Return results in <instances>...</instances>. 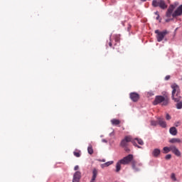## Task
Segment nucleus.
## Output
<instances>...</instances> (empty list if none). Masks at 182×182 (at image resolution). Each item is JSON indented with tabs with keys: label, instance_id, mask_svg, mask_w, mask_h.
I'll use <instances>...</instances> for the list:
<instances>
[{
	"label": "nucleus",
	"instance_id": "obj_1",
	"mask_svg": "<svg viewBox=\"0 0 182 182\" xmlns=\"http://www.w3.org/2000/svg\"><path fill=\"white\" fill-rule=\"evenodd\" d=\"M171 89H172V99H175L176 100H178V97H181V95H180V87L174 83L171 86Z\"/></svg>",
	"mask_w": 182,
	"mask_h": 182
},
{
	"label": "nucleus",
	"instance_id": "obj_2",
	"mask_svg": "<svg viewBox=\"0 0 182 182\" xmlns=\"http://www.w3.org/2000/svg\"><path fill=\"white\" fill-rule=\"evenodd\" d=\"M152 6H154V8L159 6L161 9H167V4L164 0H153Z\"/></svg>",
	"mask_w": 182,
	"mask_h": 182
},
{
	"label": "nucleus",
	"instance_id": "obj_3",
	"mask_svg": "<svg viewBox=\"0 0 182 182\" xmlns=\"http://www.w3.org/2000/svg\"><path fill=\"white\" fill-rule=\"evenodd\" d=\"M155 33L156 34L157 42H161V41H163V39H164V38L166 37V35H167V33H168V31H167L166 30L163 31L156 30Z\"/></svg>",
	"mask_w": 182,
	"mask_h": 182
},
{
	"label": "nucleus",
	"instance_id": "obj_4",
	"mask_svg": "<svg viewBox=\"0 0 182 182\" xmlns=\"http://www.w3.org/2000/svg\"><path fill=\"white\" fill-rule=\"evenodd\" d=\"M120 163L124 166L129 164L131 161H133V154H129L128 156L124 157L122 159L119 160Z\"/></svg>",
	"mask_w": 182,
	"mask_h": 182
},
{
	"label": "nucleus",
	"instance_id": "obj_5",
	"mask_svg": "<svg viewBox=\"0 0 182 182\" xmlns=\"http://www.w3.org/2000/svg\"><path fill=\"white\" fill-rule=\"evenodd\" d=\"M129 141H132V137L130 136H125L124 139L121 141V147H127V143H129Z\"/></svg>",
	"mask_w": 182,
	"mask_h": 182
},
{
	"label": "nucleus",
	"instance_id": "obj_6",
	"mask_svg": "<svg viewBox=\"0 0 182 182\" xmlns=\"http://www.w3.org/2000/svg\"><path fill=\"white\" fill-rule=\"evenodd\" d=\"M156 119L158 120V124H159L160 127H162V129H166V127H167V122L164 121L163 117H156Z\"/></svg>",
	"mask_w": 182,
	"mask_h": 182
},
{
	"label": "nucleus",
	"instance_id": "obj_7",
	"mask_svg": "<svg viewBox=\"0 0 182 182\" xmlns=\"http://www.w3.org/2000/svg\"><path fill=\"white\" fill-rule=\"evenodd\" d=\"M182 15V4L180 5L173 13V18H176V16H181Z\"/></svg>",
	"mask_w": 182,
	"mask_h": 182
},
{
	"label": "nucleus",
	"instance_id": "obj_8",
	"mask_svg": "<svg viewBox=\"0 0 182 182\" xmlns=\"http://www.w3.org/2000/svg\"><path fill=\"white\" fill-rule=\"evenodd\" d=\"M176 99H172V100H174V102H176V109H178V110H181V109H182V97H176Z\"/></svg>",
	"mask_w": 182,
	"mask_h": 182
},
{
	"label": "nucleus",
	"instance_id": "obj_9",
	"mask_svg": "<svg viewBox=\"0 0 182 182\" xmlns=\"http://www.w3.org/2000/svg\"><path fill=\"white\" fill-rule=\"evenodd\" d=\"M129 97L132 102H137L140 99V96L137 92H131L129 94Z\"/></svg>",
	"mask_w": 182,
	"mask_h": 182
},
{
	"label": "nucleus",
	"instance_id": "obj_10",
	"mask_svg": "<svg viewBox=\"0 0 182 182\" xmlns=\"http://www.w3.org/2000/svg\"><path fill=\"white\" fill-rule=\"evenodd\" d=\"M164 97L159 95V96H156L155 98V100L154 101L153 104L154 105V106L159 105V103H163V102H164Z\"/></svg>",
	"mask_w": 182,
	"mask_h": 182
},
{
	"label": "nucleus",
	"instance_id": "obj_11",
	"mask_svg": "<svg viewBox=\"0 0 182 182\" xmlns=\"http://www.w3.org/2000/svg\"><path fill=\"white\" fill-rule=\"evenodd\" d=\"M171 151L177 157H180V156H181V152H180V150H178V149L175 146H171Z\"/></svg>",
	"mask_w": 182,
	"mask_h": 182
},
{
	"label": "nucleus",
	"instance_id": "obj_12",
	"mask_svg": "<svg viewBox=\"0 0 182 182\" xmlns=\"http://www.w3.org/2000/svg\"><path fill=\"white\" fill-rule=\"evenodd\" d=\"M174 5H171L166 11V17L171 18L173 16V11H174Z\"/></svg>",
	"mask_w": 182,
	"mask_h": 182
},
{
	"label": "nucleus",
	"instance_id": "obj_13",
	"mask_svg": "<svg viewBox=\"0 0 182 182\" xmlns=\"http://www.w3.org/2000/svg\"><path fill=\"white\" fill-rule=\"evenodd\" d=\"M81 174L82 173H80V171H76L74 173L73 182H79L80 180Z\"/></svg>",
	"mask_w": 182,
	"mask_h": 182
},
{
	"label": "nucleus",
	"instance_id": "obj_14",
	"mask_svg": "<svg viewBox=\"0 0 182 182\" xmlns=\"http://www.w3.org/2000/svg\"><path fill=\"white\" fill-rule=\"evenodd\" d=\"M169 133L171 136H177V128L172 127L169 129Z\"/></svg>",
	"mask_w": 182,
	"mask_h": 182
},
{
	"label": "nucleus",
	"instance_id": "obj_15",
	"mask_svg": "<svg viewBox=\"0 0 182 182\" xmlns=\"http://www.w3.org/2000/svg\"><path fill=\"white\" fill-rule=\"evenodd\" d=\"M97 177V169L94 168L92 170V177L90 182H95V180H96Z\"/></svg>",
	"mask_w": 182,
	"mask_h": 182
},
{
	"label": "nucleus",
	"instance_id": "obj_16",
	"mask_svg": "<svg viewBox=\"0 0 182 182\" xmlns=\"http://www.w3.org/2000/svg\"><path fill=\"white\" fill-rule=\"evenodd\" d=\"M161 151L159 149H154L152 151V156L154 157H159L160 156Z\"/></svg>",
	"mask_w": 182,
	"mask_h": 182
},
{
	"label": "nucleus",
	"instance_id": "obj_17",
	"mask_svg": "<svg viewBox=\"0 0 182 182\" xmlns=\"http://www.w3.org/2000/svg\"><path fill=\"white\" fill-rule=\"evenodd\" d=\"M169 143L174 144V143H181V139L179 138H172L169 140Z\"/></svg>",
	"mask_w": 182,
	"mask_h": 182
},
{
	"label": "nucleus",
	"instance_id": "obj_18",
	"mask_svg": "<svg viewBox=\"0 0 182 182\" xmlns=\"http://www.w3.org/2000/svg\"><path fill=\"white\" fill-rule=\"evenodd\" d=\"M122 162H120V161H119L117 164H116V170L115 171L117 173H119V171H120V170L122 169Z\"/></svg>",
	"mask_w": 182,
	"mask_h": 182
},
{
	"label": "nucleus",
	"instance_id": "obj_19",
	"mask_svg": "<svg viewBox=\"0 0 182 182\" xmlns=\"http://www.w3.org/2000/svg\"><path fill=\"white\" fill-rule=\"evenodd\" d=\"M111 123L112 126H117L120 124V120L116 119H111Z\"/></svg>",
	"mask_w": 182,
	"mask_h": 182
},
{
	"label": "nucleus",
	"instance_id": "obj_20",
	"mask_svg": "<svg viewBox=\"0 0 182 182\" xmlns=\"http://www.w3.org/2000/svg\"><path fill=\"white\" fill-rule=\"evenodd\" d=\"M164 154H167V153H170L171 151V146L167 147L165 146L163 149Z\"/></svg>",
	"mask_w": 182,
	"mask_h": 182
},
{
	"label": "nucleus",
	"instance_id": "obj_21",
	"mask_svg": "<svg viewBox=\"0 0 182 182\" xmlns=\"http://www.w3.org/2000/svg\"><path fill=\"white\" fill-rule=\"evenodd\" d=\"M132 141H135V143H136V141H137L138 144H140V146H143V144H144V142L143 141V140L141 139L136 138Z\"/></svg>",
	"mask_w": 182,
	"mask_h": 182
},
{
	"label": "nucleus",
	"instance_id": "obj_22",
	"mask_svg": "<svg viewBox=\"0 0 182 182\" xmlns=\"http://www.w3.org/2000/svg\"><path fill=\"white\" fill-rule=\"evenodd\" d=\"M132 164L133 170H134V171H139V168H136V161H132Z\"/></svg>",
	"mask_w": 182,
	"mask_h": 182
},
{
	"label": "nucleus",
	"instance_id": "obj_23",
	"mask_svg": "<svg viewBox=\"0 0 182 182\" xmlns=\"http://www.w3.org/2000/svg\"><path fill=\"white\" fill-rule=\"evenodd\" d=\"M87 151L90 154H92L93 153V147L92 146V145L88 146Z\"/></svg>",
	"mask_w": 182,
	"mask_h": 182
},
{
	"label": "nucleus",
	"instance_id": "obj_24",
	"mask_svg": "<svg viewBox=\"0 0 182 182\" xmlns=\"http://www.w3.org/2000/svg\"><path fill=\"white\" fill-rule=\"evenodd\" d=\"M168 105V100H166L164 98V101L162 102V106H167Z\"/></svg>",
	"mask_w": 182,
	"mask_h": 182
},
{
	"label": "nucleus",
	"instance_id": "obj_25",
	"mask_svg": "<svg viewBox=\"0 0 182 182\" xmlns=\"http://www.w3.org/2000/svg\"><path fill=\"white\" fill-rule=\"evenodd\" d=\"M157 124H159V122L154 120L151 121V126H157Z\"/></svg>",
	"mask_w": 182,
	"mask_h": 182
},
{
	"label": "nucleus",
	"instance_id": "obj_26",
	"mask_svg": "<svg viewBox=\"0 0 182 182\" xmlns=\"http://www.w3.org/2000/svg\"><path fill=\"white\" fill-rule=\"evenodd\" d=\"M132 144L135 146L137 147L138 149H141V146L137 145V143H136V141H132Z\"/></svg>",
	"mask_w": 182,
	"mask_h": 182
},
{
	"label": "nucleus",
	"instance_id": "obj_27",
	"mask_svg": "<svg viewBox=\"0 0 182 182\" xmlns=\"http://www.w3.org/2000/svg\"><path fill=\"white\" fill-rule=\"evenodd\" d=\"M105 164L106 167H109V166H112V164H113V161H109Z\"/></svg>",
	"mask_w": 182,
	"mask_h": 182
},
{
	"label": "nucleus",
	"instance_id": "obj_28",
	"mask_svg": "<svg viewBox=\"0 0 182 182\" xmlns=\"http://www.w3.org/2000/svg\"><path fill=\"white\" fill-rule=\"evenodd\" d=\"M73 154L75 157H80V152L74 151Z\"/></svg>",
	"mask_w": 182,
	"mask_h": 182
},
{
	"label": "nucleus",
	"instance_id": "obj_29",
	"mask_svg": "<svg viewBox=\"0 0 182 182\" xmlns=\"http://www.w3.org/2000/svg\"><path fill=\"white\" fill-rule=\"evenodd\" d=\"M166 120H171V116H170V114H166Z\"/></svg>",
	"mask_w": 182,
	"mask_h": 182
},
{
	"label": "nucleus",
	"instance_id": "obj_30",
	"mask_svg": "<svg viewBox=\"0 0 182 182\" xmlns=\"http://www.w3.org/2000/svg\"><path fill=\"white\" fill-rule=\"evenodd\" d=\"M166 160H170V159H171V154H167L165 156Z\"/></svg>",
	"mask_w": 182,
	"mask_h": 182
},
{
	"label": "nucleus",
	"instance_id": "obj_31",
	"mask_svg": "<svg viewBox=\"0 0 182 182\" xmlns=\"http://www.w3.org/2000/svg\"><path fill=\"white\" fill-rule=\"evenodd\" d=\"M171 178H172V180H173L174 181H176V175L174 174V173H172L171 174Z\"/></svg>",
	"mask_w": 182,
	"mask_h": 182
},
{
	"label": "nucleus",
	"instance_id": "obj_32",
	"mask_svg": "<svg viewBox=\"0 0 182 182\" xmlns=\"http://www.w3.org/2000/svg\"><path fill=\"white\" fill-rule=\"evenodd\" d=\"M124 150L125 151H127V153H129V151H130V149L127 147V146H124Z\"/></svg>",
	"mask_w": 182,
	"mask_h": 182
},
{
	"label": "nucleus",
	"instance_id": "obj_33",
	"mask_svg": "<svg viewBox=\"0 0 182 182\" xmlns=\"http://www.w3.org/2000/svg\"><path fill=\"white\" fill-rule=\"evenodd\" d=\"M110 137L114 136V131H112L110 134H109Z\"/></svg>",
	"mask_w": 182,
	"mask_h": 182
},
{
	"label": "nucleus",
	"instance_id": "obj_34",
	"mask_svg": "<svg viewBox=\"0 0 182 182\" xmlns=\"http://www.w3.org/2000/svg\"><path fill=\"white\" fill-rule=\"evenodd\" d=\"M175 126H176V127H178L180 126V122H176Z\"/></svg>",
	"mask_w": 182,
	"mask_h": 182
},
{
	"label": "nucleus",
	"instance_id": "obj_35",
	"mask_svg": "<svg viewBox=\"0 0 182 182\" xmlns=\"http://www.w3.org/2000/svg\"><path fill=\"white\" fill-rule=\"evenodd\" d=\"M170 79V75H166L165 77V80H168Z\"/></svg>",
	"mask_w": 182,
	"mask_h": 182
},
{
	"label": "nucleus",
	"instance_id": "obj_36",
	"mask_svg": "<svg viewBox=\"0 0 182 182\" xmlns=\"http://www.w3.org/2000/svg\"><path fill=\"white\" fill-rule=\"evenodd\" d=\"M105 167H107V166H106V164H101V168H105Z\"/></svg>",
	"mask_w": 182,
	"mask_h": 182
},
{
	"label": "nucleus",
	"instance_id": "obj_37",
	"mask_svg": "<svg viewBox=\"0 0 182 182\" xmlns=\"http://www.w3.org/2000/svg\"><path fill=\"white\" fill-rule=\"evenodd\" d=\"M74 170L75 171H76V170H79V166H75V167H74Z\"/></svg>",
	"mask_w": 182,
	"mask_h": 182
},
{
	"label": "nucleus",
	"instance_id": "obj_38",
	"mask_svg": "<svg viewBox=\"0 0 182 182\" xmlns=\"http://www.w3.org/2000/svg\"><path fill=\"white\" fill-rule=\"evenodd\" d=\"M102 143H107V140L106 139H102Z\"/></svg>",
	"mask_w": 182,
	"mask_h": 182
},
{
	"label": "nucleus",
	"instance_id": "obj_39",
	"mask_svg": "<svg viewBox=\"0 0 182 182\" xmlns=\"http://www.w3.org/2000/svg\"><path fill=\"white\" fill-rule=\"evenodd\" d=\"M160 18V15L158 14L157 17H156V20H159V18Z\"/></svg>",
	"mask_w": 182,
	"mask_h": 182
},
{
	"label": "nucleus",
	"instance_id": "obj_40",
	"mask_svg": "<svg viewBox=\"0 0 182 182\" xmlns=\"http://www.w3.org/2000/svg\"><path fill=\"white\" fill-rule=\"evenodd\" d=\"M100 161H102V163H105L106 161V159H102Z\"/></svg>",
	"mask_w": 182,
	"mask_h": 182
},
{
	"label": "nucleus",
	"instance_id": "obj_41",
	"mask_svg": "<svg viewBox=\"0 0 182 182\" xmlns=\"http://www.w3.org/2000/svg\"><path fill=\"white\" fill-rule=\"evenodd\" d=\"M166 22H170V18L166 19Z\"/></svg>",
	"mask_w": 182,
	"mask_h": 182
},
{
	"label": "nucleus",
	"instance_id": "obj_42",
	"mask_svg": "<svg viewBox=\"0 0 182 182\" xmlns=\"http://www.w3.org/2000/svg\"><path fill=\"white\" fill-rule=\"evenodd\" d=\"M155 15L159 16V11L155 12Z\"/></svg>",
	"mask_w": 182,
	"mask_h": 182
},
{
	"label": "nucleus",
	"instance_id": "obj_43",
	"mask_svg": "<svg viewBox=\"0 0 182 182\" xmlns=\"http://www.w3.org/2000/svg\"><path fill=\"white\" fill-rule=\"evenodd\" d=\"M109 46H112V42L109 43Z\"/></svg>",
	"mask_w": 182,
	"mask_h": 182
},
{
	"label": "nucleus",
	"instance_id": "obj_44",
	"mask_svg": "<svg viewBox=\"0 0 182 182\" xmlns=\"http://www.w3.org/2000/svg\"><path fill=\"white\" fill-rule=\"evenodd\" d=\"M141 1H142V2H146V0H141Z\"/></svg>",
	"mask_w": 182,
	"mask_h": 182
},
{
	"label": "nucleus",
	"instance_id": "obj_45",
	"mask_svg": "<svg viewBox=\"0 0 182 182\" xmlns=\"http://www.w3.org/2000/svg\"><path fill=\"white\" fill-rule=\"evenodd\" d=\"M181 80H182V75L181 76Z\"/></svg>",
	"mask_w": 182,
	"mask_h": 182
},
{
	"label": "nucleus",
	"instance_id": "obj_46",
	"mask_svg": "<svg viewBox=\"0 0 182 182\" xmlns=\"http://www.w3.org/2000/svg\"><path fill=\"white\" fill-rule=\"evenodd\" d=\"M139 166H141V164H139Z\"/></svg>",
	"mask_w": 182,
	"mask_h": 182
}]
</instances>
